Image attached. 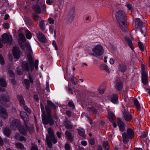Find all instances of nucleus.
<instances>
[{
	"label": "nucleus",
	"instance_id": "nucleus-30",
	"mask_svg": "<svg viewBox=\"0 0 150 150\" xmlns=\"http://www.w3.org/2000/svg\"><path fill=\"white\" fill-rule=\"evenodd\" d=\"M64 126L66 128L69 129H71L73 127L71 123L68 120H66L65 122Z\"/></svg>",
	"mask_w": 150,
	"mask_h": 150
},
{
	"label": "nucleus",
	"instance_id": "nucleus-40",
	"mask_svg": "<svg viewBox=\"0 0 150 150\" xmlns=\"http://www.w3.org/2000/svg\"><path fill=\"white\" fill-rule=\"evenodd\" d=\"M25 46L26 47L27 50L29 52L31 53L32 52L31 47L29 43H26L25 45Z\"/></svg>",
	"mask_w": 150,
	"mask_h": 150
},
{
	"label": "nucleus",
	"instance_id": "nucleus-34",
	"mask_svg": "<svg viewBox=\"0 0 150 150\" xmlns=\"http://www.w3.org/2000/svg\"><path fill=\"white\" fill-rule=\"evenodd\" d=\"M78 131L79 134L80 136H82L83 137H85V131L83 129L81 128H79L78 129Z\"/></svg>",
	"mask_w": 150,
	"mask_h": 150
},
{
	"label": "nucleus",
	"instance_id": "nucleus-63",
	"mask_svg": "<svg viewBox=\"0 0 150 150\" xmlns=\"http://www.w3.org/2000/svg\"><path fill=\"white\" fill-rule=\"evenodd\" d=\"M49 30L51 33H52L54 31V26H50L49 28Z\"/></svg>",
	"mask_w": 150,
	"mask_h": 150
},
{
	"label": "nucleus",
	"instance_id": "nucleus-59",
	"mask_svg": "<svg viewBox=\"0 0 150 150\" xmlns=\"http://www.w3.org/2000/svg\"><path fill=\"white\" fill-rule=\"evenodd\" d=\"M38 60H36L35 62V67L36 69L38 68Z\"/></svg>",
	"mask_w": 150,
	"mask_h": 150
},
{
	"label": "nucleus",
	"instance_id": "nucleus-44",
	"mask_svg": "<svg viewBox=\"0 0 150 150\" xmlns=\"http://www.w3.org/2000/svg\"><path fill=\"white\" fill-rule=\"evenodd\" d=\"M28 115L27 113L24 112H20V116L22 119H23L25 117Z\"/></svg>",
	"mask_w": 150,
	"mask_h": 150
},
{
	"label": "nucleus",
	"instance_id": "nucleus-29",
	"mask_svg": "<svg viewBox=\"0 0 150 150\" xmlns=\"http://www.w3.org/2000/svg\"><path fill=\"white\" fill-rule=\"evenodd\" d=\"M87 110L97 115L98 114V110L93 107H88Z\"/></svg>",
	"mask_w": 150,
	"mask_h": 150
},
{
	"label": "nucleus",
	"instance_id": "nucleus-4",
	"mask_svg": "<svg viewBox=\"0 0 150 150\" xmlns=\"http://www.w3.org/2000/svg\"><path fill=\"white\" fill-rule=\"evenodd\" d=\"M134 136V132L131 128L127 129L126 132H123L122 134L123 142L126 144L129 142V140L133 139Z\"/></svg>",
	"mask_w": 150,
	"mask_h": 150
},
{
	"label": "nucleus",
	"instance_id": "nucleus-10",
	"mask_svg": "<svg viewBox=\"0 0 150 150\" xmlns=\"http://www.w3.org/2000/svg\"><path fill=\"white\" fill-rule=\"evenodd\" d=\"M143 23L141 20L139 18H137L135 19V27L137 29L136 31L137 30H139L142 33H143V31L142 29L143 26Z\"/></svg>",
	"mask_w": 150,
	"mask_h": 150
},
{
	"label": "nucleus",
	"instance_id": "nucleus-21",
	"mask_svg": "<svg viewBox=\"0 0 150 150\" xmlns=\"http://www.w3.org/2000/svg\"><path fill=\"white\" fill-rule=\"evenodd\" d=\"M110 99L111 101L114 104H117L118 102V98L116 95L112 94L110 97Z\"/></svg>",
	"mask_w": 150,
	"mask_h": 150
},
{
	"label": "nucleus",
	"instance_id": "nucleus-61",
	"mask_svg": "<svg viewBox=\"0 0 150 150\" xmlns=\"http://www.w3.org/2000/svg\"><path fill=\"white\" fill-rule=\"evenodd\" d=\"M52 45L55 47V49L56 50H58V47L55 41H53L52 42Z\"/></svg>",
	"mask_w": 150,
	"mask_h": 150
},
{
	"label": "nucleus",
	"instance_id": "nucleus-24",
	"mask_svg": "<svg viewBox=\"0 0 150 150\" xmlns=\"http://www.w3.org/2000/svg\"><path fill=\"white\" fill-rule=\"evenodd\" d=\"M32 8L34 11L36 13H40L41 12V9L40 6L35 5L32 6Z\"/></svg>",
	"mask_w": 150,
	"mask_h": 150
},
{
	"label": "nucleus",
	"instance_id": "nucleus-3",
	"mask_svg": "<svg viewBox=\"0 0 150 150\" xmlns=\"http://www.w3.org/2000/svg\"><path fill=\"white\" fill-rule=\"evenodd\" d=\"M40 107L42 112V119L43 124L47 125L49 124L50 125H53L54 124V121L52 117H50L45 114L44 107L42 104H40Z\"/></svg>",
	"mask_w": 150,
	"mask_h": 150
},
{
	"label": "nucleus",
	"instance_id": "nucleus-12",
	"mask_svg": "<svg viewBox=\"0 0 150 150\" xmlns=\"http://www.w3.org/2000/svg\"><path fill=\"white\" fill-rule=\"evenodd\" d=\"M123 116L125 120L126 121H129L132 119V115L127 111H123Z\"/></svg>",
	"mask_w": 150,
	"mask_h": 150
},
{
	"label": "nucleus",
	"instance_id": "nucleus-11",
	"mask_svg": "<svg viewBox=\"0 0 150 150\" xmlns=\"http://www.w3.org/2000/svg\"><path fill=\"white\" fill-rule=\"evenodd\" d=\"M13 53L15 58L18 59L19 58L21 52L18 47L16 46L14 47L13 49Z\"/></svg>",
	"mask_w": 150,
	"mask_h": 150
},
{
	"label": "nucleus",
	"instance_id": "nucleus-56",
	"mask_svg": "<svg viewBox=\"0 0 150 150\" xmlns=\"http://www.w3.org/2000/svg\"><path fill=\"white\" fill-rule=\"evenodd\" d=\"M33 16L34 19L37 21L38 20V16L36 13H34L33 14Z\"/></svg>",
	"mask_w": 150,
	"mask_h": 150
},
{
	"label": "nucleus",
	"instance_id": "nucleus-60",
	"mask_svg": "<svg viewBox=\"0 0 150 150\" xmlns=\"http://www.w3.org/2000/svg\"><path fill=\"white\" fill-rule=\"evenodd\" d=\"M46 87L45 89L47 92H49L50 91V89H49V84L47 82L46 83Z\"/></svg>",
	"mask_w": 150,
	"mask_h": 150
},
{
	"label": "nucleus",
	"instance_id": "nucleus-17",
	"mask_svg": "<svg viewBox=\"0 0 150 150\" xmlns=\"http://www.w3.org/2000/svg\"><path fill=\"white\" fill-rule=\"evenodd\" d=\"M9 97L6 95H2L0 96V103L4 104V103L8 102L9 101Z\"/></svg>",
	"mask_w": 150,
	"mask_h": 150
},
{
	"label": "nucleus",
	"instance_id": "nucleus-58",
	"mask_svg": "<svg viewBox=\"0 0 150 150\" xmlns=\"http://www.w3.org/2000/svg\"><path fill=\"white\" fill-rule=\"evenodd\" d=\"M4 27L5 29H8L9 28V24L7 23H6L3 24Z\"/></svg>",
	"mask_w": 150,
	"mask_h": 150
},
{
	"label": "nucleus",
	"instance_id": "nucleus-20",
	"mask_svg": "<svg viewBox=\"0 0 150 150\" xmlns=\"http://www.w3.org/2000/svg\"><path fill=\"white\" fill-rule=\"evenodd\" d=\"M117 121V124L120 128V130L122 132H123L124 131L125 129L124 123L120 118H118Z\"/></svg>",
	"mask_w": 150,
	"mask_h": 150
},
{
	"label": "nucleus",
	"instance_id": "nucleus-64",
	"mask_svg": "<svg viewBox=\"0 0 150 150\" xmlns=\"http://www.w3.org/2000/svg\"><path fill=\"white\" fill-rule=\"evenodd\" d=\"M65 146L66 150H70V148L69 144H66Z\"/></svg>",
	"mask_w": 150,
	"mask_h": 150
},
{
	"label": "nucleus",
	"instance_id": "nucleus-22",
	"mask_svg": "<svg viewBox=\"0 0 150 150\" xmlns=\"http://www.w3.org/2000/svg\"><path fill=\"white\" fill-rule=\"evenodd\" d=\"M8 116V113L6 110L0 112V117L3 120L6 119Z\"/></svg>",
	"mask_w": 150,
	"mask_h": 150
},
{
	"label": "nucleus",
	"instance_id": "nucleus-26",
	"mask_svg": "<svg viewBox=\"0 0 150 150\" xmlns=\"http://www.w3.org/2000/svg\"><path fill=\"white\" fill-rule=\"evenodd\" d=\"M65 134L68 140L71 142L73 141V136L71 133L69 131H66Z\"/></svg>",
	"mask_w": 150,
	"mask_h": 150
},
{
	"label": "nucleus",
	"instance_id": "nucleus-25",
	"mask_svg": "<svg viewBox=\"0 0 150 150\" xmlns=\"http://www.w3.org/2000/svg\"><path fill=\"white\" fill-rule=\"evenodd\" d=\"M125 40L126 43L129 45L132 50H133V48L132 47V42L131 40L127 37H126L125 38Z\"/></svg>",
	"mask_w": 150,
	"mask_h": 150
},
{
	"label": "nucleus",
	"instance_id": "nucleus-8",
	"mask_svg": "<svg viewBox=\"0 0 150 150\" xmlns=\"http://www.w3.org/2000/svg\"><path fill=\"white\" fill-rule=\"evenodd\" d=\"M2 41L4 43H8L11 44L12 43V37L6 33H4L2 35Z\"/></svg>",
	"mask_w": 150,
	"mask_h": 150
},
{
	"label": "nucleus",
	"instance_id": "nucleus-23",
	"mask_svg": "<svg viewBox=\"0 0 150 150\" xmlns=\"http://www.w3.org/2000/svg\"><path fill=\"white\" fill-rule=\"evenodd\" d=\"M142 83L146 85L148 82L147 75L146 73H142Z\"/></svg>",
	"mask_w": 150,
	"mask_h": 150
},
{
	"label": "nucleus",
	"instance_id": "nucleus-28",
	"mask_svg": "<svg viewBox=\"0 0 150 150\" xmlns=\"http://www.w3.org/2000/svg\"><path fill=\"white\" fill-rule=\"evenodd\" d=\"M108 115V119L111 122H113L115 119V117L114 114L112 112H110L109 113Z\"/></svg>",
	"mask_w": 150,
	"mask_h": 150
},
{
	"label": "nucleus",
	"instance_id": "nucleus-33",
	"mask_svg": "<svg viewBox=\"0 0 150 150\" xmlns=\"http://www.w3.org/2000/svg\"><path fill=\"white\" fill-rule=\"evenodd\" d=\"M133 101L134 104L135 105L137 108L138 110H140V105L139 101L137 99L135 98L134 99Z\"/></svg>",
	"mask_w": 150,
	"mask_h": 150
},
{
	"label": "nucleus",
	"instance_id": "nucleus-35",
	"mask_svg": "<svg viewBox=\"0 0 150 150\" xmlns=\"http://www.w3.org/2000/svg\"><path fill=\"white\" fill-rule=\"evenodd\" d=\"M16 147L21 149L23 150L24 149V147L23 144L21 143L17 142L15 144Z\"/></svg>",
	"mask_w": 150,
	"mask_h": 150
},
{
	"label": "nucleus",
	"instance_id": "nucleus-47",
	"mask_svg": "<svg viewBox=\"0 0 150 150\" xmlns=\"http://www.w3.org/2000/svg\"><path fill=\"white\" fill-rule=\"evenodd\" d=\"M22 106H23L24 110L28 113H30L31 112L30 110L25 105V104L24 105H23Z\"/></svg>",
	"mask_w": 150,
	"mask_h": 150
},
{
	"label": "nucleus",
	"instance_id": "nucleus-57",
	"mask_svg": "<svg viewBox=\"0 0 150 150\" xmlns=\"http://www.w3.org/2000/svg\"><path fill=\"white\" fill-rule=\"evenodd\" d=\"M142 73H146L145 71V68L144 65L143 64H142Z\"/></svg>",
	"mask_w": 150,
	"mask_h": 150
},
{
	"label": "nucleus",
	"instance_id": "nucleus-50",
	"mask_svg": "<svg viewBox=\"0 0 150 150\" xmlns=\"http://www.w3.org/2000/svg\"><path fill=\"white\" fill-rule=\"evenodd\" d=\"M31 149V150H38V148L37 146L33 143L32 144V146Z\"/></svg>",
	"mask_w": 150,
	"mask_h": 150
},
{
	"label": "nucleus",
	"instance_id": "nucleus-42",
	"mask_svg": "<svg viewBox=\"0 0 150 150\" xmlns=\"http://www.w3.org/2000/svg\"><path fill=\"white\" fill-rule=\"evenodd\" d=\"M138 44L140 50L142 51H144V48L143 45L142 44V43L140 42H138Z\"/></svg>",
	"mask_w": 150,
	"mask_h": 150
},
{
	"label": "nucleus",
	"instance_id": "nucleus-62",
	"mask_svg": "<svg viewBox=\"0 0 150 150\" xmlns=\"http://www.w3.org/2000/svg\"><path fill=\"white\" fill-rule=\"evenodd\" d=\"M127 6L128 8V9L130 10H132V5L131 4H128L127 5Z\"/></svg>",
	"mask_w": 150,
	"mask_h": 150
},
{
	"label": "nucleus",
	"instance_id": "nucleus-36",
	"mask_svg": "<svg viewBox=\"0 0 150 150\" xmlns=\"http://www.w3.org/2000/svg\"><path fill=\"white\" fill-rule=\"evenodd\" d=\"M29 62V65L30 69L32 71L34 69V60L33 59L28 60Z\"/></svg>",
	"mask_w": 150,
	"mask_h": 150
},
{
	"label": "nucleus",
	"instance_id": "nucleus-54",
	"mask_svg": "<svg viewBox=\"0 0 150 150\" xmlns=\"http://www.w3.org/2000/svg\"><path fill=\"white\" fill-rule=\"evenodd\" d=\"M4 62V61L3 57L1 54H0V64H3Z\"/></svg>",
	"mask_w": 150,
	"mask_h": 150
},
{
	"label": "nucleus",
	"instance_id": "nucleus-51",
	"mask_svg": "<svg viewBox=\"0 0 150 150\" xmlns=\"http://www.w3.org/2000/svg\"><path fill=\"white\" fill-rule=\"evenodd\" d=\"M68 104L69 106L71 107L73 109L75 108V105L72 102L70 101L69 102Z\"/></svg>",
	"mask_w": 150,
	"mask_h": 150
},
{
	"label": "nucleus",
	"instance_id": "nucleus-7",
	"mask_svg": "<svg viewBox=\"0 0 150 150\" xmlns=\"http://www.w3.org/2000/svg\"><path fill=\"white\" fill-rule=\"evenodd\" d=\"M75 8L72 7L70 9L66 18V21L67 23H71L73 20L74 17Z\"/></svg>",
	"mask_w": 150,
	"mask_h": 150
},
{
	"label": "nucleus",
	"instance_id": "nucleus-2",
	"mask_svg": "<svg viewBox=\"0 0 150 150\" xmlns=\"http://www.w3.org/2000/svg\"><path fill=\"white\" fill-rule=\"evenodd\" d=\"M48 134L47 135L46 137V141L48 147L51 148L52 147V144H55L57 142V139L55 136L54 131L51 128L47 129Z\"/></svg>",
	"mask_w": 150,
	"mask_h": 150
},
{
	"label": "nucleus",
	"instance_id": "nucleus-45",
	"mask_svg": "<svg viewBox=\"0 0 150 150\" xmlns=\"http://www.w3.org/2000/svg\"><path fill=\"white\" fill-rule=\"evenodd\" d=\"M103 146L104 149H108L109 148L108 143L107 141H105L103 143Z\"/></svg>",
	"mask_w": 150,
	"mask_h": 150
},
{
	"label": "nucleus",
	"instance_id": "nucleus-14",
	"mask_svg": "<svg viewBox=\"0 0 150 150\" xmlns=\"http://www.w3.org/2000/svg\"><path fill=\"white\" fill-rule=\"evenodd\" d=\"M115 87L117 90L118 91H120L123 88V84L120 79H117L116 81Z\"/></svg>",
	"mask_w": 150,
	"mask_h": 150
},
{
	"label": "nucleus",
	"instance_id": "nucleus-39",
	"mask_svg": "<svg viewBox=\"0 0 150 150\" xmlns=\"http://www.w3.org/2000/svg\"><path fill=\"white\" fill-rule=\"evenodd\" d=\"M0 85L3 87H4L6 86V83L4 79H0Z\"/></svg>",
	"mask_w": 150,
	"mask_h": 150
},
{
	"label": "nucleus",
	"instance_id": "nucleus-5",
	"mask_svg": "<svg viewBox=\"0 0 150 150\" xmlns=\"http://www.w3.org/2000/svg\"><path fill=\"white\" fill-rule=\"evenodd\" d=\"M47 105L45 106V109L46 113L48 115L52 117L51 114V109H56V107L54 104L51 100H47Z\"/></svg>",
	"mask_w": 150,
	"mask_h": 150
},
{
	"label": "nucleus",
	"instance_id": "nucleus-52",
	"mask_svg": "<svg viewBox=\"0 0 150 150\" xmlns=\"http://www.w3.org/2000/svg\"><path fill=\"white\" fill-rule=\"evenodd\" d=\"M66 113L67 114V115L68 117H71V112L70 110H66Z\"/></svg>",
	"mask_w": 150,
	"mask_h": 150
},
{
	"label": "nucleus",
	"instance_id": "nucleus-18",
	"mask_svg": "<svg viewBox=\"0 0 150 150\" xmlns=\"http://www.w3.org/2000/svg\"><path fill=\"white\" fill-rule=\"evenodd\" d=\"M19 129L20 132L21 134L24 135H25L27 134L28 127L26 124H25V126H21Z\"/></svg>",
	"mask_w": 150,
	"mask_h": 150
},
{
	"label": "nucleus",
	"instance_id": "nucleus-55",
	"mask_svg": "<svg viewBox=\"0 0 150 150\" xmlns=\"http://www.w3.org/2000/svg\"><path fill=\"white\" fill-rule=\"evenodd\" d=\"M99 91V92L100 94H103L104 93L105 90L104 89L100 88H99L98 89Z\"/></svg>",
	"mask_w": 150,
	"mask_h": 150
},
{
	"label": "nucleus",
	"instance_id": "nucleus-1",
	"mask_svg": "<svg viewBox=\"0 0 150 150\" xmlns=\"http://www.w3.org/2000/svg\"><path fill=\"white\" fill-rule=\"evenodd\" d=\"M115 17L122 30L123 32H127V24L126 23V14L125 12L121 10L118 11L116 13Z\"/></svg>",
	"mask_w": 150,
	"mask_h": 150
},
{
	"label": "nucleus",
	"instance_id": "nucleus-15",
	"mask_svg": "<svg viewBox=\"0 0 150 150\" xmlns=\"http://www.w3.org/2000/svg\"><path fill=\"white\" fill-rule=\"evenodd\" d=\"M37 37L39 40L41 42L44 43L46 41V38L44 34L40 32L37 34Z\"/></svg>",
	"mask_w": 150,
	"mask_h": 150
},
{
	"label": "nucleus",
	"instance_id": "nucleus-31",
	"mask_svg": "<svg viewBox=\"0 0 150 150\" xmlns=\"http://www.w3.org/2000/svg\"><path fill=\"white\" fill-rule=\"evenodd\" d=\"M100 69L102 70H105L108 73H110V71L109 70V68L108 66L105 64H102L101 65Z\"/></svg>",
	"mask_w": 150,
	"mask_h": 150
},
{
	"label": "nucleus",
	"instance_id": "nucleus-37",
	"mask_svg": "<svg viewBox=\"0 0 150 150\" xmlns=\"http://www.w3.org/2000/svg\"><path fill=\"white\" fill-rule=\"evenodd\" d=\"M18 100L20 102V105L21 106L24 105L25 104V101L23 97L19 96L18 97Z\"/></svg>",
	"mask_w": 150,
	"mask_h": 150
},
{
	"label": "nucleus",
	"instance_id": "nucleus-43",
	"mask_svg": "<svg viewBox=\"0 0 150 150\" xmlns=\"http://www.w3.org/2000/svg\"><path fill=\"white\" fill-rule=\"evenodd\" d=\"M16 71L17 74L18 75H21L22 74V72L20 66H18L17 67V68Z\"/></svg>",
	"mask_w": 150,
	"mask_h": 150
},
{
	"label": "nucleus",
	"instance_id": "nucleus-16",
	"mask_svg": "<svg viewBox=\"0 0 150 150\" xmlns=\"http://www.w3.org/2000/svg\"><path fill=\"white\" fill-rule=\"evenodd\" d=\"M22 67L23 70V71H28L30 69V67L29 63L27 62L24 61L22 64Z\"/></svg>",
	"mask_w": 150,
	"mask_h": 150
},
{
	"label": "nucleus",
	"instance_id": "nucleus-27",
	"mask_svg": "<svg viewBox=\"0 0 150 150\" xmlns=\"http://www.w3.org/2000/svg\"><path fill=\"white\" fill-rule=\"evenodd\" d=\"M3 133L5 135L8 137L10 135L11 131L9 128L6 127L4 129Z\"/></svg>",
	"mask_w": 150,
	"mask_h": 150
},
{
	"label": "nucleus",
	"instance_id": "nucleus-6",
	"mask_svg": "<svg viewBox=\"0 0 150 150\" xmlns=\"http://www.w3.org/2000/svg\"><path fill=\"white\" fill-rule=\"evenodd\" d=\"M93 52L92 55L97 57L101 55L104 52V50L103 47L100 45H98L96 46L92 49Z\"/></svg>",
	"mask_w": 150,
	"mask_h": 150
},
{
	"label": "nucleus",
	"instance_id": "nucleus-48",
	"mask_svg": "<svg viewBox=\"0 0 150 150\" xmlns=\"http://www.w3.org/2000/svg\"><path fill=\"white\" fill-rule=\"evenodd\" d=\"M16 138L18 140H24L25 141V137H24L23 136H21L19 137V139L17 135H16Z\"/></svg>",
	"mask_w": 150,
	"mask_h": 150
},
{
	"label": "nucleus",
	"instance_id": "nucleus-49",
	"mask_svg": "<svg viewBox=\"0 0 150 150\" xmlns=\"http://www.w3.org/2000/svg\"><path fill=\"white\" fill-rule=\"evenodd\" d=\"M89 143L91 145H93L95 144V140L93 138H90L89 140Z\"/></svg>",
	"mask_w": 150,
	"mask_h": 150
},
{
	"label": "nucleus",
	"instance_id": "nucleus-38",
	"mask_svg": "<svg viewBox=\"0 0 150 150\" xmlns=\"http://www.w3.org/2000/svg\"><path fill=\"white\" fill-rule=\"evenodd\" d=\"M19 36L20 38V39L21 41L23 42H24L25 41L26 39L23 33H19Z\"/></svg>",
	"mask_w": 150,
	"mask_h": 150
},
{
	"label": "nucleus",
	"instance_id": "nucleus-13",
	"mask_svg": "<svg viewBox=\"0 0 150 150\" xmlns=\"http://www.w3.org/2000/svg\"><path fill=\"white\" fill-rule=\"evenodd\" d=\"M29 76L28 78L29 79L30 81L28 79H25L24 80V82L25 85V86L27 88H28L30 87V83H30H33V76H32L29 73H28Z\"/></svg>",
	"mask_w": 150,
	"mask_h": 150
},
{
	"label": "nucleus",
	"instance_id": "nucleus-9",
	"mask_svg": "<svg viewBox=\"0 0 150 150\" xmlns=\"http://www.w3.org/2000/svg\"><path fill=\"white\" fill-rule=\"evenodd\" d=\"M21 126V122L17 119L13 120L10 124V127L13 130H16L17 129L19 128Z\"/></svg>",
	"mask_w": 150,
	"mask_h": 150
},
{
	"label": "nucleus",
	"instance_id": "nucleus-46",
	"mask_svg": "<svg viewBox=\"0 0 150 150\" xmlns=\"http://www.w3.org/2000/svg\"><path fill=\"white\" fill-rule=\"evenodd\" d=\"M8 73L10 76L13 77L15 76V74L11 70H9L8 71Z\"/></svg>",
	"mask_w": 150,
	"mask_h": 150
},
{
	"label": "nucleus",
	"instance_id": "nucleus-32",
	"mask_svg": "<svg viewBox=\"0 0 150 150\" xmlns=\"http://www.w3.org/2000/svg\"><path fill=\"white\" fill-rule=\"evenodd\" d=\"M39 25L40 29L42 30H45V24L44 23V21L41 20L39 23Z\"/></svg>",
	"mask_w": 150,
	"mask_h": 150
},
{
	"label": "nucleus",
	"instance_id": "nucleus-53",
	"mask_svg": "<svg viewBox=\"0 0 150 150\" xmlns=\"http://www.w3.org/2000/svg\"><path fill=\"white\" fill-rule=\"evenodd\" d=\"M23 119L25 122V125L29 120V118L28 115L27 116L25 117V118Z\"/></svg>",
	"mask_w": 150,
	"mask_h": 150
},
{
	"label": "nucleus",
	"instance_id": "nucleus-19",
	"mask_svg": "<svg viewBox=\"0 0 150 150\" xmlns=\"http://www.w3.org/2000/svg\"><path fill=\"white\" fill-rule=\"evenodd\" d=\"M119 69L122 72H125L127 69V66L123 62L119 63Z\"/></svg>",
	"mask_w": 150,
	"mask_h": 150
},
{
	"label": "nucleus",
	"instance_id": "nucleus-41",
	"mask_svg": "<svg viewBox=\"0 0 150 150\" xmlns=\"http://www.w3.org/2000/svg\"><path fill=\"white\" fill-rule=\"evenodd\" d=\"M25 35L28 39H30L32 37L31 33L28 30L26 31Z\"/></svg>",
	"mask_w": 150,
	"mask_h": 150
}]
</instances>
